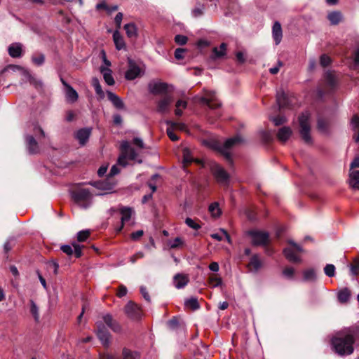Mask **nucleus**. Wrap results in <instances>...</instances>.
<instances>
[{"instance_id":"f257e3e1","label":"nucleus","mask_w":359,"mask_h":359,"mask_svg":"<svg viewBox=\"0 0 359 359\" xmlns=\"http://www.w3.org/2000/svg\"><path fill=\"white\" fill-rule=\"evenodd\" d=\"M242 139L240 136H236L234 137L226 140L224 144H222L219 141L215 139L205 140L203 141V144L210 149L220 153L227 161H231V155L230 149L233 146L238 143L242 142Z\"/></svg>"},{"instance_id":"f03ea898","label":"nucleus","mask_w":359,"mask_h":359,"mask_svg":"<svg viewBox=\"0 0 359 359\" xmlns=\"http://www.w3.org/2000/svg\"><path fill=\"white\" fill-rule=\"evenodd\" d=\"M353 338H332L331 347L340 356L351 355L353 352Z\"/></svg>"},{"instance_id":"7ed1b4c3","label":"nucleus","mask_w":359,"mask_h":359,"mask_svg":"<svg viewBox=\"0 0 359 359\" xmlns=\"http://www.w3.org/2000/svg\"><path fill=\"white\" fill-rule=\"evenodd\" d=\"M74 201L81 208L87 209L93 203V194L87 189L80 188L71 192Z\"/></svg>"},{"instance_id":"20e7f679","label":"nucleus","mask_w":359,"mask_h":359,"mask_svg":"<svg viewBox=\"0 0 359 359\" xmlns=\"http://www.w3.org/2000/svg\"><path fill=\"white\" fill-rule=\"evenodd\" d=\"M121 154L118 158V164L126 167L128 165L127 159L132 161H137V163H141L142 161L137 159L138 154L134 148H133L128 141H123L121 144Z\"/></svg>"},{"instance_id":"39448f33","label":"nucleus","mask_w":359,"mask_h":359,"mask_svg":"<svg viewBox=\"0 0 359 359\" xmlns=\"http://www.w3.org/2000/svg\"><path fill=\"white\" fill-rule=\"evenodd\" d=\"M311 114L309 111H304L300 114L298 118L299 125V133L302 140L306 144L312 143L311 136Z\"/></svg>"},{"instance_id":"423d86ee","label":"nucleus","mask_w":359,"mask_h":359,"mask_svg":"<svg viewBox=\"0 0 359 359\" xmlns=\"http://www.w3.org/2000/svg\"><path fill=\"white\" fill-rule=\"evenodd\" d=\"M288 243L291 246L285 248L283 250V253L286 259L291 262H300L301 258L297 255V252H302V248L292 241H289Z\"/></svg>"},{"instance_id":"0eeeda50","label":"nucleus","mask_w":359,"mask_h":359,"mask_svg":"<svg viewBox=\"0 0 359 359\" xmlns=\"http://www.w3.org/2000/svg\"><path fill=\"white\" fill-rule=\"evenodd\" d=\"M211 170L218 183L224 185L228 184L229 175L222 167L214 163L211 165Z\"/></svg>"},{"instance_id":"6e6552de","label":"nucleus","mask_w":359,"mask_h":359,"mask_svg":"<svg viewBox=\"0 0 359 359\" xmlns=\"http://www.w3.org/2000/svg\"><path fill=\"white\" fill-rule=\"evenodd\" d=\"M248 234L252 238V244L255 245H264L269 242V233L265 231H251Z\"/></svg>"},{"instance_id":"1a4fd4ad","label":"nucleus","mask_w":359,"mask_h":359,"mask_svg":"<svg viewBox=\"0 0 359 359\" xmlns=\"http://www.w3.org/2000/svg\"><path fill=\"white\" fill-rule=\"evenodd\" d=\"M124 311L127 316L133 320H138L142 317L140 308L133 302H129L126 305Z\"/></svg>"},{"instance_id":"9d476101","label":"nucleus","mask_w":359,"mask_h":359,"mask_svg":"<svg viewBox=\"0 0 359 359\" xmlns=\"http://www.w3.org/2000/svg\"><path fill=\"white\" fill-rule=\"evenodd\" d=\"M173 102V97L170 94H165L157 102L156 111L161 114L168 113L170 107Z\"/></svg>"},{"instance_id":"9b49d317","label":"nucleus","mask_w":359,"mask_h":359,"mask_svg":"<svg viewBox=\"0 0 359 359\" xmlns=\"http://www.w3.org/2000/svg\"><path fill=\"white\" fill-rule=\"evenodd\" d=\"M201 102L210 109H216L221 106V103L216 98L215 92L206 91L205 96L200 98Z\"/></svg>"},{"instance_id":"f8f14e48","label":"nucleus","mask_w":359,"mask_h":359,"mask_svg":"<svg viewBox=\"0 0 359 359\" xmlns=\"http://www.w3.org/2000/svg\"><path fill=\"white\" fill-rule=\"evenodd\" d=\"M149 92L154 95H162L163 96L165 94H169L168 85L163 82H155L152 81L149 83Z\"/></svg>"},{"instance_id":"ddd939ff","label":"nucleus","mask_w":359,"mask_h":359,"mask_svg":"<svg viewBox=\"0 0 359 359\" xmlns=\"http://www.w3.org/2000/svg\"><path fill=\"white\" fill-rule=\"evenodd\" d=\"M141 69L134 61L128 59V69L126 72L125 77L128 80H133L140 75Z\"/></svg>"},{"instance_id":"4468645a","label":"nucleus","mask_w":359,"mask_h":359,"mask_svg":"<svg viewBox=\"0 0 359 359\" xmlns=\"http://www.w3.org/2000/svg\"><path fill=\"white\" fill-rule=\"evenodd\" d=\"M74 249L71 245H62L60 249L61 250L67 254V255H72L73 254L75 255L76 257H80L81 256V246L77 243L72 244Z\"/></svg>"},{"instance_id":"2eb2a0df","label":"nucleus","mask_w":359,"mask_h":359,"mask_svg":"<svg viewBox=\"0 0 359 359\" xmlns=\"http://www.w3.org/2000/svg\"><path fill=\"white\" fill-rule=\"evenodd\" d=\"M22 44L20 43H13L8 48V54L11 57L18 58L22 55Z\"/></svg>"},{"instance_id":"dca6fc26","label":"nucleus","mask_w":359,"mask_h":359,"mask_svg":"<svg viewBox=\"0 0 359 359\" xmlns=\"http://www.w3.org/2000/svg\"><path fill=\"white\" fill-rule=\"evenodd\" d=\"M104 323L111 328L114 332L119 333L121 331L120 325L113 319L112 316L107 313L102 317Z\"/></svg>"},{"instance_id":"f3484780","label":"nucleus","mask_w":359,"mask_h":359,"mask_svg":"<svg viewBox=\"0 0 359 359\" xmlns=\"http://www.w3.org/2000/svg\"><path fill=\"white\" fill-rule=\"evenodd\" d=\"M26 144L28 152L30 154H36L39 153V148L37 142L34 137L32 135H27L26 137Z\"/></svg>"},{"instance_id":"a211bd4d","label":"nucleus","mask_w":359,"mask_h":359,"mask_svg":"<svg viewBox=\"0 0 359 359\" xmlns=\"http://www.w3.org/2000/svg\"><path fill=\"white\" fill-rule=\"evenodd\" d=\"M272 36L276 45H278L283 37L282 27L279 22L276 21L273 23L272 27Z\"/></svg>"},{"instance_id":"6ab92c4d","label":"nucleus","mask_w":359,"mask_h":359,"mask_svg":"<svg viewBox=\"0 0 359 359\" xmlns=\"http://www.w3.org/2000/svg\"><path fill=\"white\" fill-rule=\"evenodd\" d=\"M189 280L187 275L178 273L174 276L173 283L176 288L181 289L187 285Z\"/></svg>"},{"instance_id":"aec40b11","label":"nucleus","mask_w":359,"mask_h":359,"mask_svg":"<svg viewBox=\"0 0 359 359\" xmlns=\"http://www.w3.org/2000/svg\"><path fill=\"white\" fill-rule=\"evenodd\" d=\"M120 213L121 215V223L122 225L120 228L118 229V231H121V230L123 228V224L126 222H128L130 221L133 214L134 213V211L132 208L128 207H123L120 210Z\"/></svg>"},{"instance_id":"412c9836","label":"nucleus","mask_w":359,"mask_h":359,"mask_svg":"<svg viewBox=\"0 0 359 359\" xmlns=\"http://www.w3.org/2000/svg\"><path fill=\"white\" fill-rule=\"evenodd\" d=\"M91 133L90 128H82L76 134V138L79 142L80 144L83 146L88 140Z\"/></svg>"},{"instance_id":"4be33fe9","label":"nucleus","mask_w":359,"mask_h":359,"mask_svg":"<svg viewBox=\"0 0 359 359\" xmlns=\"http://www.w3.org/2000/svg\"><path fill=\"white\" fill-rule=\"evenodd\" d=\"M108 100L113 104V105L118 109L124 108L125 105L123 100L116 94L111 91H107Z\"/></svg>"},{"instance_id":"5701e85b","label":"nucleus","mask_w":359,"mask_h":359,"mask_svg":"<svg viewBox=\"0 0 359 359\" xmlns=\"http://www.w3.org/2000/svg\"><path fill=\"white\" fill-rule=\"evenodd\" d=\"M65 95L67 102L74 103L78 100V93L71 86L65 89Z\"/></svg>"},{"instance_id":"b1692460","label":"nucleus","mask_w":359,"mask_h":359,"mask_svg":"<svg viewBox=\"0 0 359 359\" xmlns=\"http://www.w3.org/2000/svg\"><path fill=\"white\" fill-rule=\"evenodd\" d=\"M292 131L290 127L284 126L280 128L277 133L278 140L285 142L292 135Z\"/></svg>"},{"instance_id":"393cba45","label":"nucleus","mask_w":359,"mask_h":359,"mask_svg":"<svg viewBox=\"0 0 359 359\" xmlns=\"http://www.w3.org/2000/svg\"><path fill=\"white\" fill-rule=\"evenodd\" d=\"M100 72L103 75V78L109 86H113L115 83L114 79L112 76V72L108 67H101Z\"/></svg>"},{"instance_id":"a878e982","label":"nucleus","mask_w":359,"mask_h":359,"mask_svg":"<svg viewBox=\"0 0 359 359\" xmlns=\"http://www.w3.org/2000/svg\"><path fill=\"white\" fill-rule=\"evenodd\" d=\"M276 102L280 109L287 107L289 105L288 98L283 90L277 92Z\"/></svg>"},{"instance_id":"bb28decb","label":"nucleus","mask_w":359,"mask_h":359,"mask_svg":"<svg viewBox=\"0 0 359 359\" xmlns=\"http://www.w3.org/2000/svg\"><path fill=\"white\" fill-rule=\"evenodd\" d=\"M248 266L250 271H257L261 268L262 262L258 255H255L251 257Z\"/></svg>"},{"instance_id":"cd10ccee","label":"nucleus","mask_w":359,"mask_h":359,"mask_svg":"<svg viewBox=\"0 0 359 359\" xmlns=\"http://www.w3.org/2000/svg\"><path fill=\"white\" fill-rule=\"evenodd\" d=\"M113 39L116 49L121 50L125 48L124 40L118 30L114 32Z\"/></svg>"},{"instance_id":"c85d7f7f","label":"nucleus","mask_w":359,"mask_h":359,"mask_svg":"<svg viewBox=\"0 0 359 359\" xmlns=\"http://www.w3.org/2000/svg\"><path fill=\"white\" fill-rule=\"evenodd\" d=\"M327 19L332 25H336L342 20V15L339 11H333L327 15Z\"/></svg>"},{"instance_id":"c756f323","label":"nucleus","mask_w":359,"mask_h":359,"mask_svg":"<svg viewBox=\"0 0 359 359\" xmlns=\"http://www.w3.org/2000/svg\"><path fill=\"white\" fill-rule=\"evenodd\" d=\"M226 44L225 43H222L219 48L215 47L212 50L213 55L212 56V59H217L224 56L226 54Z\"/></svg>"},{"instance_id":"7c9ffc66","label":"nucleus","mask_w":359,"mask_h":359,"mask_svg":"<svg viewBox=\"0 0 359 359\" xmlns=\"http://www.w3.org/2000/svg\"><path fill=\"white\" fill-rule=\"evenodd\" d=\"M350 185L356 189H359V170L350 173Z\"/></svg>"},{"instance_id":"2f4dec72","label":"nucleus","mask_w":359,"mask_h":359,"mask_svg":"<svg viewBox=\"0 0 359 359\" xmlns=\"http://www.w3.org/2000/svg\"><path fill=\"white\" fill-rule=\"evenodd\" d=\"M92 85L95 88L96 94L99 96L100 99H103L104 97V93L102 89V86L100 83L98 79L93 78Z\"/></svg>"},{"instance_id":"473e14b6","label":"nucleus","mask_w":359,"mask_h":359,"mask_svg":"<svg viewBox=\"0 0 359 359\" xmlns=\"http://www.w3.org/2000/svg\"><path fill=\"white\" fill-rule=\"evenodd\" d=\"M124 29L126 30V34L128 37L133 38L137 36V28L135 24L128 23L125 25Z\"/></svg>"},{"instance_id":"72a5a7b5","label":"nucleus","mask_w":359,"mask_h":359,"mask_svg":"<svg viewBox=\"0 0 359 359\" xmlns=\"http://www.w3.org/2000/svg\"><path fill=\"white\" fill-rule=\"evenodd\" d=\"M20 71H22V72L24 74H27L26 72H25V68L21 67V66H19V65H8L6 67H5L1 72L0 74H3V73H5L6 72H19Z\"/></svg>"},{"instance_id":"f704fd0d","label":"nucleus","mask_w":359,"mask_h":359,"mask_svg":"<svg viewBox=\"0 0 359 359\" xmlns=\"http://www.w3.org/2000/svg\"><path fill=\"white\" fill-rule=\"evenodd\" d=\"M350 296V291L347 288H344L339 292L338 299L341 303H346L349 300Z\"/></svg>"},{"instance_id":"c9c22d12","label":"nucleus","mask_w":359,"mask_h":359,"mask_svg":"<svg viewBox=\"0 0 359 359\" xmlns=\"http://www.w3.org/2000/svg\"><path fill=\"white\" fill-rule=\"evenodd\" d=\"M175 107V115L177 116H181L182 115V109H186L187 107V102L185 100H180L176 102Z\"/></svg>"},{"instance_id":"e433bc0d","label":"nucleus","mask_w":359,"mask_h":359,"mask_svg":"<svg viewBox=\"0 0 359 359\" xmlns=\"http://www.w3.org/2000/svg\"><path fill=\"white\" fill-rule=\"evenodd\" d=\"M184 304L187 307L190 308L194 311L197 310L200 308L198 299L194 297H191L189 299H187L184 302Z\"/></svg>"},{"instance_id":"4c0bfd02","label":"nucleus","mask_w":359,"mask_h":359,"mask_svg":"<svg viewBox=\"0 0 359 359\" xmlns=\"http://www.w3.org/2000/svg\"><path fill=\"white\" fill-rule=\"evenodd\" d=\"M123 359H137L139 358V355L135 351H132L130 349L124 348L123 349Z\"/></svg>"},{"instance_id":"58836bf2","label":"nucleus","mask_w":359,"mask_h":359,"mask_svg":"<svg viewBox=\"0 0 359 359\" xmlns=\"http://www.w3.org/2000/svg\"><path fill=\"white\" fill-rule=\"evenodd\" d=\"M209 211L212 216L215 217H219L222 213L221 210L219 208V204L217 202L212 203L210 205Z\"/></svg>"},{"instance_id":"ea45409f","label":"nucleus","mask_w":359,"mask_h":359,"mask_svg":"<svg viewBox=\"0 0 359 359\" xmlns=\"http://www.w3.org/2000/svg\"><path fill=\"white\" fill-rule=\"evenodd\" d=\"M304 279L306 281H313L316 280V272L313 269H309L304 271Z\"/></svg>"},{"instance_id":"a19ab883","label":"nucleus","mask_w":359,"mask_h":359,"mask_svg":"<svg viewBox=\"0 0 359 359\" xmlns=\"http://www.w3.org/2000/svg\"><path fill=\"white\" fill-rule=\"evenodd\" d=\"M93 186L97 188L98 189L106 191H111L113 189V187L110 184L104 182H95L93 184Z\"/></svg>"},{"instance_id":"79ce46f5","label":"nucleus","mask_w":359,"mask_h":359,"mask_svg":"<svg viewBox=\"0 0 359 359\" xmlns=\"http://www.w3.org/2000/svg\"><path fill=\"white\" fill-rule=\"evenodd\" d=\"M209 283L211 284L212 287H216L222 285V279L217 275H213L208 278Z\"/></svg>"},{"instance_id":"37998d69","label":"nucleus","mask_w":359,"mask_h":359,"mask_svg":"<svg viewBox=\"0 0 359 359\" xmlns=\"http://www.w3.org/2000/svg\"><path fill=\"white\" fill-rule=\"evenodd\" d=\"M317 127L319 131L321 133H327L328 130V124L327 122L323 119V118H318V124Z\"/></svg>"},{"instance_id":"c03bdc74","label":"nucleus","mask_w":359,"mask_h":359,"mask_svg":"<svg viewBox=\"0 0 359 359\" xmlns=\"http://www.w3.org/2000/svg\"><path fill=\"white\" fill-rule=\"evenodd\" d=\"M325 80L330 86H334L336 83L335 75L332 72H327L325 74Z\"/></svg>"},{"instance_id":"a18cd8bd","label":"nucleus","mask_w":359,"mask_h":359,"mask_svg":"<svg viewBox=\"0 0 359 359\" xmlns=\"http://www.w3.org/2000/svg\"><path fill=\"white\" fill-rule=\"evenodd\" d=\"M194 161L193 157L191 155L190 151L188 149L183 150V163L184 165L189 164Z\"/></svg>"},{"instance_id":"49530a36","label":"nucleus","mask_w":359,"mask_h":359,"mask_svg":"<svg viewBox=\"0 0 359 359\" xmlns=\"http://www.w3.org/2000/svg\"><path fill=\"white\" fill-rule=\"evenodd\" d=\"M30 312L34 316V319L38 320L39 318V308L33 300L30 301Z\"/></svg>"},{"instance_id":"de8ad7c7","label":"nucleus","mask_w":359,"mask_h":359,"mask_svg":"<svg viewBox=\"0 0 359 359\" xmlns=\"http://www.w3.org/2000/svg\"><path fill=\"white\" fill-rule=\"evenodd\" d=\"M205 6L203 4H198L192 10V15L195 18L201 16L203 14Z\"/></svg>"},{"instance_id":"09e8293b","label":"nucleus","mask_w":359,"mask_h":359,"mask_svg":"<svg viewBox=\"0 0 359 359\" xmlns=\"http://www.w3.org/2000/svg\"><path fill=\"white\" fill-rule=\"evenodd\" d=\"M45 57L43 54H38L32 57V61L37 66H41L43 64Z\"/></svg>"},{"instance_id":"8fccbe9b","label":"nucleus","mask_w":359,"mask_h":359,"mask_svg":"<svg viewBox=\"0 0 359 359\" xmlns=\"http://www.w3.org/2000/svg\"><path fill=\"white\" fill-rule=\"evenodd\" d=\"M90 236V231L89 230H83L80 231L77 233V240L79 242H83L87 240V238Z\"/></svg>"},{"instance_id":"3c124183","label":"nucleus","mask_w":359,"mask_h":359,"mask_svg":"<svg viewBox=\"0 0 359 359\" xmlns=\"http://www.w3.org/2000/svg\"><path fill=\"white\" fill-rule=\"evenodd\" d=\"M324 272L328 277L335 275V266L333 264H327L324 268Z\"/></svg>"},{"instance_id":"603ef678","label":"nucleus","mask_w":359,"mask_h":359,"mask_svg":"<svg viewBox=\"0 0 359 359\" xmlns=\"http://www.w3.org/2000/svg\"><path fill=\"white\" fill-rule=\"evenodd\" d=\"M166 123L168 125V126H172V128L175 130V129H177V130H186V125L183 123H177V122H173V121H168L166 122Z\"/></svg>"},{"instance_id":"864d4df0","label":"nucleus","mask_w":359,"mask_h":359,"mask_svg":"<svg viewBox=\"0 0 359 359\" xmlns=\"http://www.w3.org/2000/svg\"><path fill=\"white\" fill-rule=\"evenodd\" d=\"M185 223L188 226L195 230H198L201 228V226L197 222H196L195 220L189 217L186 219Z\"/></svg>"},{"instance_id":"5fc2aeb1","label":"nucleus","mask_w":359,"mask_h":359,"mask_svg":"<svg viewBox=\"0 0 359 359\" xmlns=\"http://www.w3.org/2000/svg\"><path fill=\"white\" fill-rule=\"evenodd\" d=\"M25 72L27 73V74H24L22 72V71H20L18 72L19 75L22 77L21 80V83H24V82H27L28 81L29 79H32V81L33 80V76H32V74H30V72H29L28 69H25Z\"/></svg>"},{"instance_id":"6e6d98bb","label":"nucleus","mask_w":359,"mask_h":359,"mask_svg":"<svg viewBox=\"0 0 359 359\" xmlns=\"http://www.w3.org/2000/svg\"><path fill=\"white\" fill-rule=\"evenodd\" d=\"M283 274L285 278L292 279L294 274V269L292 267H287L283 271Z\"/></svg>"},{"instance_id":"4d7b16f0","label":"nucleus","mask_w":359,"mask_h":359,"mask_svg":"<svg viewBox=\"0 0 359 359\" xmlns=\"http://www.w3.org/2000/svg\"><path fill=\"white\" fill-rule=\"evenodd\" d=\"M168 326L170 329L176 330L180 326V322L177 318H173L170 320L168 323Z\"/></svg>"},{"instance_id":"13d9d810","label":"nucleus","mask_w":359,"mask_h":359,"mask_svg":"<svg viewBox=\"0 0 359 359\" xmlns=\"http://www.w3.org/2000/svg\"><path fill=\"white\" fill-rule=\"evenodd\" d=\"M271 120L273 121L275 126H280L286 122V118L285 116H278L277 117H273L271 118Z\"/></svg>"},{"instance_id":"bf43d9fd","label":"nucleus","mask_w":359,"mask_h":359,"mask_svg":"<svg viewBox=\"0 0 359 359\" xmlns=\"http://www.w3.org/2000/svg\"><path fill=\"white\" fill-rule=\"evenodd\" d=\"M187 37L184 35L177 34L175 37V41L179 45H184L187 42Z\"/></svg>"},{"instance_id":"052dcab7","label":"nucleus","mask_w":359,"mask_h":359,"mask_svg":"<svg viewBox=\"0 0 359 359\" xmlns=\"http://www.w3.org/2000/svg\"><path fill=\"white\" fill-rule=\"evenodd\" d=\"M182 244V241L180 238L177 237L172 241H169L168 245L171 248H176Z\"/></svg>"},{"instance_id":"680f3d73","label":"nucleus","mask_w":359,"mask_h":359,"mask_svg":"<svg viewBox=\"0 0 359 359\" xmlns=\"http://www.w3.org/2000/svg\"><path fill=\"white\" fill-rule=\"evenodd\" d=\"M174 128L172 126H169L167 128V135L172 141H177L178 140L177 135L174 133Z\"/></svg>"},{"instance_id":"e2e57ef3","label":"nucleus","mask_w":359,"mask_h":359,"mask_svg":"<svg viewBox=\"0 0 359 359\" xmlns=\"http://www.w3.org/2000/svg\"><path fill=\"white\" fill-rule=\"evenodd\" d=\"M159 175L158 174H155V175H153L152 177H151V181L148 182V186L149 187V188L151 189L152 191V193L155 192L156 190V184L152 182L151 181H154L156 180V179H158L159 177Z\"/></svg>"},{"instance_id":"0e129e2a","label":"nucleus","mask_w":359,"mask_h":359,"mask_svg":"<svg viewBox=\"0 0 359 359\" xmlns=\"http://www.w3.org/2000/svg\"><path fill=\"white\" fill-rule=\"evenodd\" d=\"M320 65L323 67H327V66H328L330 64L331 59H330V57L329 56H327L326 55H323L320 57Z\"/></svg>"},{"instance_id":"69168bd1","label":"nucleus","mask_w":359,"mask_h":359,"mask_svg":"<svg viewBox=\"0 0 359 359\" xmlns=\"http://www.w3.org/2000/svg\"><path fill=\"white\" fill-rule=\"evenodd\" d=\"M186 52V49L184 48H177L175 51V57L177 60H181L184 57V54Z\"/></svg>"},{"instance_id":"338daca9","label":"nucleus","mask_w":359,"mask_h":359,"mask_svg":"<svg viewBox=\"0 0 359 359\" xmlns=\"http://www.w3.org/2000/svg\"><path fill=\"white\" fill-rule=\"evenodd\" d=\"M48 267L49 268V269L53 270V273L55 274L57 273V270H58V268H59V264L56 262H55V261L50 262L48 264Z\"/></svg>"},{"instance_id":"774afa93","label":"nucleus","mask_w":359,"mask_h":359,"mask_svg":"<svg viewBox=\"0 0 359 359\" xmlns=\"http://www.w3.org/2000/svg\"><path fill=\"white\" fill-rule=\"evenodd\" d=\"M351 125L353 129H357L359 128V116L358 115H354L351 119Z\"/></svg>"}]
</instances>
